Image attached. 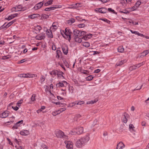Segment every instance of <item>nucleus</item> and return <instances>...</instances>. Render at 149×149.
<instances>
[{"label":"nucleus","instance_id":"f257e3e1","mask_svg":"<svg viewBox=\"0 0 149 149\" xmlns=\"http://www.w3.org/2000/svg\"><path fill=\"white\" fill-rule=\"evenodd\" d=\"M89 140V137L88 136H86L78 139L76 141L75 145L78 148H82L87 144Z\"/></svg>","mask_w":149,"mask_h":149},{"label":"nucleus","instance_id":"f03ea898","mask_svg":"<svg viewBox=\"0 0 149 149\" xmlns=\"http://www.w3.org/2000/svg\"><path fill=\"white\" fill-rule=\"evenodd\" d=\"M55 134L58 137H62L65 139H68V137L64 135V133L60 130H56L55 132Z\"/></svg>","mask_w":149,"mask_h":149},{"label":"nucleus","instance_id":"7ed1b4c3","mask_svg":"<svg viewBox=\"0 0 149 149\" xmlns=\"http://www.w3.org/2000/svg\"><path fill=\"white\" fill-rule=\"evenodd\" d=\"M27 9L26 7H22L21 5H19L18 6L13 7L12 10L15 12L20 11H24Z\"/></svg>","mask_w":149,"mask_h":149},{"label":"nucleus","instance_id":"20e7f679","mask_svg":"<svg viewBox=\"0 0 149 149\" xmlns=\"http://www.w3.org/2000/svg\"><path fill=\"white\" fill-rule=\"evenodd\" d=\"M65 33L64 38L70 41L71 39V32L70 30L67 28H66L65 29Z\"/></svg>","mask_w":149,"mask_h":149},{"label":"nucleus","instance_id":"39448f33","mask_svg":"<svg viewBox=\"0 0 149 149\" xmlns=\"http://www.w3.org/2000/svg\"><path fill=\"white\" fill-rule=\"evenodd\" d=\"M65 143L66 145V148L68 149H73V143L71 141H65Z\"/></svg>","mask_w":149,"mask_h":149},{"label":"nucleus","instance_id":"423d86ee","mask_svg":"<svg viewBox=\"0 0 149 149\" xmlns=\"http://www.w3.org/2000/svg\"><path fill=\"white\" fill-rule=\"evenodd\" d=\"M67 83L65 81H63L62 82H59L57 84L56 86L57 87H65L67 86Z\"/></svg>","mask_w":149,"mask_h":149},{"label":"nucleus","instance_id":"0eeeda50","mask_svg":"<svg viewBox=\"0 0 149 149\" xmlns=\"http://www.w3.org/2000/svg\"><path fill=\"white\" fill-rule=\"evenodd\" d=\"M10 112L6 111L0 114V117L2 118H4L7 117L9 115Z\"/></svg>","mask_w":149,"mask_h":149},{"label":"nucleus","instance_id":"6e6552de","mask_svg":"<svg viewBox=\"0 0 149 149\" xmlns=\"http://www.w3.org/2000/svg\"><path fill=\"white\" fill-rule=\"evenodd\" d=\"M62 49L63 53L65 55H67L68 51V46L65 45H63L62 46Z\"/></svg>","mask_w":149,"mask_h":149},{"label":"nucleus","instance_id":"1a4fd4ad","mask_svg":"<svg viewBox=\"0 0 149 149\" xmlns=\"http://www.w3.org/2000/svg\"><path fill=\"white\" fill-rule=\"evenodd\" d=\"M51 30L47 29L46 33V35L47 37L49 38H52L53 37V35L51 31Z\"/></svg>","mask_w":149,"mask_h":149},{"label":"nucleus","instance_id":"9d476101","mask_svg":"<svg viewBox=\"0 0 149 149\" xmlns=\"http://www.w3.org/2000/svg\"><path fill=\"white\" fill-rule=\"evenodd\" d=\"M20 134L22 135L26 136L29 134V132L28 130H23L20 132Z\"/></svg>","mask_w":149,"mask_h":149},{"label":"nucleus","instance_id":"9b49d317","mask_svg":"<svg viewBox=\"0 0 149 149\" xmlns=\"http://www.w3.org/2000/svg\"><path fill=\"white\" fill-rule=\"evenodd\" d=\"M57 25V24L56 23H54L53 24L52 26L50 27V30H51V31H55L58 28Z\"/></svg>","mask_w":149,"mask_h":149},{"label":"nucleus","instance_id":"f8f14e48","mask_svg":"<svg viewBox=\"0 0 149 149\" xmlns=\"http://www.w3.org/2000/svg\"><path fill=\"white\" fill-rule=\"evenodd\" d=\"M45 34L44 33H42L37 35L36 37L37 39L39 40H41L42 39H44L45 37Z\"/></svg>","mask_w":149,"mask_h":149},{"label":"nucleus","instance_id":"ddd939ff","mask_svg":"<svg viewBox=\"0 0 149 149\" xmlns=\"http://www.w3.org/2000/svg\"><path fill=\"white\" fill-rule=\"evenodd\" d=\"M43 4V3L42 2H40L36 4L34 7V8L35 10H37L41 8Z\"/></svg>","mask_w":149,"mask_h":149},{"label":"nucleus","instance_id":"4468645a","mask_svg":"<svg viewBox=\"0 0 149 149\" xmlns=\"http://www.w3.org/2000/svg\"><path fill=\"white\" fill-rule=\"evenodd\" d=\"M23 120H21L17 122L16 124L13 126V129H17L18 127L20 126V124H22Z\"/></svg>","mask_w":149,"mask_h":149},{"label":"nucleus","instance_id":"2eb2a0df","mask_svg":"<svg viewBox=\"0 0 149 149\" xmlns=\"http://www.w3.org/2000/svg\"><path fill=\"white\" fill-rule=\"evenodd\" d=\"M129 117V116L128 114L126 113H125L123 118V122L125 123H126Z\"/></svg>","mask_w":149,"mask_h":149},{"label":"nucleus","instance_id":"dca6fc26","mask_svg":"<svg viewBox=\"0 0 149 149\" xmlns=\"http://www.w3.org/2000/svg\"><path fill=\"white\" fill-rule=\"evenodd\" d=\"M17 13H15L12 15H11L9 16L8 17L6 18L5 19L8 20H10L14 18L15 17L18 15Z\"/></svg>","mask_w":149,"mask_h":149},{"label":"nucleus","instance_id":"f3484780","mask_svg":"<svg viewBox=\"0 0 149 149\" xmlns=\"http://www.w3.org/2000/svg\"><path fill=\"white\" fill-rule=\"evenodd\" d=\"M125 147V145L122 142H120L119 143L117 146V149H122Z\"/></svg>","mask_w":149,"mask_h":149},{"label":"nucleus","instance_id":"a211bd4d","mask_svg":"<svg viewBox=\"0 0 149 149\" xmlns=\"http://www.w3.org/2000/svg\"><path fill=\"white\" fill-rule=\"evenodd\" d=\"M92 36V35L91 34H87L85 36H83L82 38L85 40H87L90 38Z\"/></svg>","mask_w":149,"mask_h":149},{"label":"nucleus","instance_id":"6ab92c4d","mask_svg":"<svg viewBox=\"0 0 149 149\" xmlns=\"http://www.w3.org/2000/svg\"><path fill=\"white\" fill-rule=\"evenodd\" d=\"M127 61V59H124L123 60L120 61L117 63L116 65L117 66L121 65L125 63H126Z\"/></svg>","mask_w":149,"mask_h":149},{"label":"nucleus","instance_id":"aec40b11","mask_svg":"<svg viewBox=\"0 0 149 149\" xmlns=\"http://www.w3.org/2000/svg\"><path fill=\"white\" fill-rule=\"evenodd\" d=\"M77 131L78 132V134H80L82 133L83 132V128L82 127H78L77 128Z\"/></svg>","mask_w":149,"mask_h":149},{"label":"nucleus","instance_id":"412c9836","mask_svg":"<svg viewBox=\"0 0 149 149\" xmlns=\"http://www.w3.org/2000/svg\"><path fill=\"white\" fill-rule=\"evenodd\" d=\"M148 53H149V49L145 50L143 51V52L141 53L140 56L141 57H143L144 56H146Z\"/></svg>","mask_w":149,"mask_h":149},{"label":"nucleus","instance_id":"4be33fe9","mask_svg":"<svg viewBox=\"0 0 149 149\" xmlns=\"http://www.w3.org/2000/svg\"><path fill=\"white\" fill-rule=\"evenodd\" d=\"M58 72L57 70H54L50 72V74L52 76V77H54L56 75L58 74Z\"/></svg>","mask_w":149,"mask_h":149},{"label":"nucleus","instance_id":"5701e85b","mask_svg":"<svg viewBox=\"0 0 149 149\" xmlns=\"http://www.w3.org/2000/svg\"><path fill=\"white\" fill-rule=\"evenodd\" d=\"M39 15L38 14H33L31 15H29L28 16L29 18L33 19L36 18L38 17L39 16Z\"/></svg>","mask_w":149,"mask_h":149},{"label":"nucleus","instance_id":"b1692460","mask_svg":"<svg viewBox=\"0 0 149 149\" xmlns=\"http://www.w3.org/2000/svg\"><path fill=\"white\" fill-rule=\"evenodd\" d=\"M36 95L35 94H33L32 95L31 97V101H30L29 102V104H31L32 101H35L36 100Z\"/></svg>","mask_w":149,"mask_h":149},{"label":"nucleus","instance_id":"393cba45","mask_svg":"<svg viewBox=\"0 0 149 149\" xmlns=\"http://www.w3.org/2000/svg\"><path fill=\"white\" fill-rule=\"evenodd\" d=\"M70 134H78V132L77 131V128L72 129L70 132Z\"/></svg>","mask_w":149,"mask_h":149},{"label":"nucleus","instance_id":"a878e982","mask_svg":"<svg viewBox=\"0 0 149 149\" xmlns=\"http://www.w3.org/2000/svg\"><path fill=\"white\" fill-rule=\"evenodd\" d=\"M80 31L76 29L74 30L73 31V33L74 35L77 36H80Z\"/></svg>","mask_w":149,"mask_h":149},{"label":"nucleus","instance_id":"bb28decb","mask_svg":"<svg viewBox=\"0 0 149 149\" xmlns=\"http://www.w3.org/2000/svg\"><path fill=\"white\" fill-rule=\"evenodd\" d=\"M100 13H106L107 10V9L105 8H100Z\"/></svg>","mask_w":149,"mask_h":149},{"label":"nucleus","instance_id":"cd10ccee","mask_svg":"<svg viewBox=\"0 0 149 149\" xmlns=\"http://www.w3.org/2000/svg\"><path fill=\"white\" fill-rule=\"evenodd\" d=\"M53 0H49L47 1L44 4V5L45 6H47L48 5H52L53 3Z\"/></svg>","mask_w":149,"mask_h":149},{"label":"nucleus","instance_id":"c85d7f7f","mask_svg":"<svg viewBox=\"0 0 149 149\" xmlns=\"http://www.w3.org/2000/svg\"><path fill=\"white\" fill-rule=\"evenodd\" d=\"M74 19L72 18L67 21V23L70 25H71L72 23H74Z\"/></svg>","mask_w":149,"mask_h":149},{"label":"nucleus","instance_id":"c756f323","mask_svg":"<svg viewBox=\"0 0 149 149\" xmlns=\"http://www.w3.org/2000/svg\"><path fill=\"white\" fill-rule=\"evenodd\" d=\"M81 44L82 45L86 47H88L90 46V44L88 42H82Z\"/></svg>","mask_w":149,"mask_h":149},{"label":"nucleus","instance_id":"7c9ffc66","mask_svg":"<svg viewBox=\"0 0 149 149\" xmlns=\"http://www.w3.org/2000/svg\"><path fill=\"white\" fill-rule=\"evenodd\" d=\"M66 109L65 108H63L60 109H58L56 111L57 112V113L58 114L60 113L61 112L66 110Z\"/></svg>","mask_w":149,"mask_h":149},{"label":"nucleus","instance_id":"2f4dec72","mask_svg":"<svg viewBox=\"0 0 149 149\" xmlns=\"http://www.w3.org/2000/svg\"><path fill=\"white\" fill-rule=\"evenodd\" d=\"M118 52L122 53L124 50V49L123 46H120L118 47Z\"/></svg>","mask_w":149,"mask_h":149},{"label":"nucleus","instance_id":"473e14b6","mask_svg":"<svg viewBox=\"0 0 149 149\" xmlns=\"http://www.w3.org/2000/svg\"><path fill=\"white\" fill-rule=\"evenodd\" d=\"M129 128L130 130L132 132H134V126L132 124H130L129 125Z\"/></svg>","mask_w":149,"mask_h":149},{"label":"nucleus","instance_id":"72a5a7b5","mask_svg":"<svg viewBox=\"0 0 149 149\" xmlns=\"http://www.w3.org/2000/svg\"><path fill=\"white\" fill-rule=\"evenodd\" d=\"M75 40L76 42L79 43H81L82 42V40L81 38L78 37V36L75 38Z\"/></svg>","mask_w":149,"mask_h":149},{"label":"nucleus","instance_id":"f704fd0d","mask_svg":"<svg viewBox=\"0 0 149 149\" xmlns=\"http://www.w3.org/2000/svg\"><path fill=\"white\" fill-rule=\"evenodd\" d=\"M138 8L134 5L133 7L131 8H129L128 9V10L130 11H134L136 10Z\"/></svg>","mask_w":149,"mask_h":149},{"label":"nucleus","instance_id":"c9c22d12","mask_svg":"<svg viewBox=\"0 0 149 149\" xmlns=\"http://www.w3.org/2000/svg\"><path fill=\"white\" fill-rule=\"evenodd\" d=\"M63 5H55L54 7H53V8H54V10L57 8H62V6Z\"/></svg>","mask_w":149,"mask_h":149},{"label":"nucleus","instance_id":"e433bc0d","mask_svg":"<svg viewBox=\"0 0 149 149\" xmlns=\"http://www.w3.org/2000/svg\"><path fill=\"white\" fill-rule=\"evenodd\" d=\"M93 77L92 75H89L88 77L86 78V80L87 81H91V80L93 79Z\"/></svg>","mask_w":149,"mask_h":149},{"label":"nucleus","instance_id":"4c0bfd02","mask_svg":"<svg viewBox=\"0 0 149 149\" xmlns=\"http://www.w3.org/2000/svg\"><path fill=\"white\" fill-rule=\"evenodd\" d=\"M97 101V100H91V101H89L87 102V104H93L95 103H96Z\"/></svg>","mask_w":149,"mask_h":149},{"label":"nucleus","instance_id":"58836bf2","mask_svg":"<svg viewBox=\"0 0 149 149\" xmlns=\"http://www.w3.org/2000/svg\"><path fill=\"white\" fill-rule=\"evenodd\" d=\"M23 100H21L18 101L17 103V105L18 107H20L21 104L22 103Z\"/></svg>","mask_w":149,"mask_h":149},{"label":"nucleus","instance_id":"ea45409f","mask_svg":"<svg viewBox=\"0 0 149 149\" xmlns=\"http://www.w3.org/2000/svg\"><path fill=\"white\" fill-rule=\"evenodd\" d=\"M5 24H6V23H5L2 26V29H6L8 27H9L10 26H9V24H8V23L5 25Z\"/></svg>","mask_w":149,"mask_h":149},{"label":"nucleus","instance_id":"a19ab883","mask_svg":"<svg viewBox=\"0 0 149 149\" xmlns=\"http://www.w3.org/2000/svg\"><path fill=\"white\" fill-rule=\"evenodd\" d=\"M81 73L87 74H88L89 73L88 71L84 70H81Z\"/></svg>","mask_w":149,"mask_h":149},{"label":"nucleus","instance_id":"79ce46f5","mask_svg":"<svg viewBox=\"0 0 149 149\" xmlns=\"http://www.w3.org/2000/svg\"><path fill=\"white\" fill-rule=\"evenodd\" d=\"M76 102V104L77 105H81V104H84V102L83 101H77Z\"/></svg>","mask_w":149,"mask_h":149},{"label":"nucleus","instance_id":"37998d69","mask_svg":"<svg viewBox=\"0 0 149 149\" xmlns=\"http://www.w3.org/2000/svg\"><path fill=\"white\" fill-rule=\"evenodd\" d=\"M141 2L140 1H138L136 2V3L135 6L137 8H138L139 6H140V5L141 4Z\"/></svg>","mask_w":149,"mask_h":149},{"label":"nucleus","instance_id":"c03bdc74","mask_svg":"<svg viewBox=\"0 0 149 149\" xmlns=\"http://www.w3.org/2000/svg\"><path fill=\"white\" fill-rule=\"evenodd\" d=\"M136 66L135 65H134L130 67L129 69L130 71H132L136 69Z\"/></svg>","mask_w":149,"mask_h":149},{"label":"nucleus","instance_id":"a18cd8bd","mask_svg":"<svg viewBox=\"0 0 149 149\" xmlns=\"http://www.w3.org/2000/svg\"><path fill=\"white\" fill-rule=\"evenodd\" d=\"M54 10V8L53 7L47 8L45 9V11H49L51 10Z\"/></svg>","mask_w":149,"mask_h":149},{"label":"nucleus","instance_id":"49530a36","mask_svg":"<svg viewBox=\"0 0 149 149\" xmlns=\"http://www.w3.org/2000/svg\"><path fill=\"white\" fill-rule=\"evenodd\" d=\"M49 17L48 15L45 14H43L42 15V17L44 19H46L48 18Z\"/></svg>","mask_w":149,"mask_h":149},{"label":"nucleus","instance_id":"de8ad7c7","mask_svg":"<svg viewBox=\"0 0 149 149\" xmlns=\"http://www.w3.org/2000/svg\"><path fill=\"white\" fill-rule=\"evenodd\" d=\"M76 104V102H74L72 103H70L69 104V107H73L74 106H75V105Z\"/></svg>","mask_w":149,"mask_h":149},{"label":"nucleus","instance_id":"09e8293b","mask_svg":"<svg viewBox=\"0 0 149 149\" xmlns=\"http://www.w3.org/2000/svg\"><path fill=\"white\" fill-rule=\"evenodd\" d=\"M74 5L75 8H77L81 7V5L79 3H77L74 4Z\"/></svg>","mask_w":149,"mask_h":149},{"label":"nucleus","instance_id":"8fccbe9b","mask_svg":"<svg viewBox=\"0 0 149 149\" xmlns=\"http://www.w3.org/2000/svg\"><path fill=\"white\" fill-rule=\"evenodd\" d=\"M81 116L79 114H77V115H76L75 117V118H74V119L76 120H77L76 119V118H81Z\"/></svg>","mask_w":149,"mask_h":149},{"label":"nucleus","instance_id":"3c124183","mask_svg":"<svg viewBox=\"0 0 149 149\" xmlns=\"http://www.w3.org/2000/svg\"><path fill=\"white\" fill-rule=\"evenodd\" d=\"M11 56L10 55H7L6 56H4L3 57V59H6L10 58H11Z\"/></svg>","mask_w":149,"mask_h":149},{"label":"nucleus","instance_id":"603ef678","mask_svg":"<svg viewBox=\"0 0 149 149\" xmlns=\"http://www.w3.org/2000/svg\"><path fill=\"white\" fill-rule=\"evenodd\" d=\"M44 88H45V90L46 91H49V92H50V93L51 94H52L51 93V91H49V88H48V87L47 86H44Z\"/></svg>","mask_w":149,"mask_h":149},{"label":"nucleus","instance_id":"864d4df0","mask_svg":"<svg viewBox=\"0 0 149 149\" xmlns=\"http://www.w3.org/2000/svg\"><path fill=\"white\" fill-rule=\"evenodd\" d=\"M108 10L109 12H111L114 13H115V11L114 10L112 9L111 8H108Z\"/></svg>","mask_w":149,"mask_h":149},{"label":"nucleus","instance_id":"5fc2aeb1","mask_svg":"<svg viewBox=\"0 0 149 149\" xmlns=\"http://www.w3.org/2000/svg\"><path fill=\"white\" fill-rule=\"evenodd\" d=\"M130 31L132 33L136 35H138V34L139 33V32L137 31H133L131 30H130Z\"/></svg>","mask_w":149,"mask_h":149},{"label":"nucleus","instance_id":"6e6d98bb","mask_svg":"<svg viewBox=\"0 0 149 149\" xmlns=\"http://www.w3.org/2000/svg\"><path fill=\"white\" fill-rule=\"evenodd\" d=\"M85 26V25L84 24H81L78 25V26L79 28H83Z\"/></svg>","mask_w":149,"mask_h":149},{"label":"nucleus","instance_id":"4d7b16f0","mask_svg":"<svg viewBox=\"0 0 149 149\" xmlns=\"http://www.w3.org/2000/svg\"><path fill=\"white\" fill-rule=\"evenodd\" d=\"M61 33L62 36L64 38V36L65 35V30H61Z\"/></svg>","mask_w":149,"mask_h":149},{"label":"nucleus","instance_id":"13d9d810","mask_svg":"<svg viewBox=\"0 0 149 149\" xmlns=\"http://www.w3.org/2000/svg\"><path fill=\"white\" fill-rule=\"evenodd\" d=\"M36 76H37V75L35 74H30L29 78L34 77H36Z\"/></svg>","mask_w":149,"mask_h":149},{"label":"nucleus","instance_id":"bf43d9fd","mask_svg":"<svg viewBox=\"0 0 149 149\" xmlns=\"http://www.w3.org/2000/svg\"><path fill=\"white\" fill-rule=\"evenodd\" d=\"M12 108L15 111L19 109V107L17 105L15 107H14L13 106H11Z\"/></svg>","mask_w":149,"mask_h":149},{"label":"nucleus","instance_id":"052dcab7","mask_svg":"<svg viewBox=\"0 0 149 149\" xmlns=\"http://www.w3.org/2000/svg\"><path fill=\"white\" fill-rule=\"evenodd\" d=\"M36 30H38L39 31H40L42 29V27L40 26H37L36 27Z\"/></svg>","mask_w":149,"mask_h":149},{"label":"nucleus","instance_id":"680f3d73","mask_svg":"<svg viewBox=\"0 0 149 149\" xmlns=\"http://www.w3.org/2000/svg\"><path fill=\"white\" fill-rule=\"evenodd\" d=\"M143 64V63H141L138 64H136V65H136V68H138L139 67H140L141 66V65H142Z\"/></svg>","mask_w":149,"mask_h":149},{"label":"nucleus","instance_id":"e2e57ef3","mask_svg":"<svg viewBox=\"0 0 149 149\" xmlns=\"http://www.w3.org/2000/svg\"><path fill=\"white\" fill-rule=\"evenodd\" d=\"M7 140L8 142L10 144V145H12L13 146H14V145H13V143L12 142L10 141V139H9L8 138H7Z\"/></svg>","mask_w":149,"mask_h":149},{"label":"nucleus","instance_id":"0e129e2a","mask_svg":"<svg viewBox=\"0 0 149 149\" xmlns=\"http://www.w3.org/2000/svg\"><path fill=\"white\" fill-rule=\"evenodd\" d=\"M130 23H132L133 24L138 25V22H135L134 21H132V22H129Z\"/></svg>","mask_w":149,"mask_h":149},{"label":"nucleus","instance_id":"69168bd1","mask_svg":"<svg viewBox=\"0 0 149 149\" xmlns=\"http://www.w3.org/2000/svg\"><path fill=\"white\" fill-rule=\"evenodd\" d=\"M40 80L41 82H43L45 80V79L44 76H41L40 78Z\"/></svg>","mask_w":149,"mask_h":149},{"label":"nucleus","instance_id":"338daca9","mask_svg":"<svg viewBox=\"0 0 149 149\" xmlns=\"http://www.w3.org/2000/svg\"><path fill=\"white\" fill-rule=\"evenodd\" d=\"M80 36H83L86 34V32L85 31H81L80 33Z\"/></svg>","mask_w":149,"mask_h":149},{"label":"nucleus","instance_id":"774afa93","mask_svg":"<svg viewBox=\"0 0 149 149\" xmlns=\"http://www.w3.org/2000/svg\"><path fill=\"white\" fill-rule=\"evenodd\" d=\"M15 147H16L17 149H24V148H23L22 146H15Z\"/></svg>","mask_w":149,"mask_h":149}]
</instances>
